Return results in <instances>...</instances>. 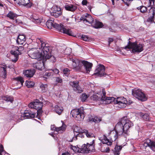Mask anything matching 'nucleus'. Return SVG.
Here are the masks:
<instances>
[{
	"label": "nucleus",
	"instance_id": "obj_33",
	"mask_svg": "<svg viewBox=\"0 0 155 155\" xmlns=\"http://www.w3.org/2000/svg\"><path fill=\"white\" fill-rule=\"evenodd\" d=\"M83 132L88 138H91L95 137V136L93 133L86 130H84Z\"/></svg>",
	"mask_w": 155,
	"mask_h": 155
},
{
	"label": "nucleus",
	"instance_id": "obj_59",
	"mask_svg": "<svg viewBox=\"0 0 155 155\" xmlns=\"http://www.w3.org/2000/svg\"><path fill=\"white\" fill-rule=\"evenodd\" d=\"M15 116H14L12 117V120H16V119L15 118Z\"/></svg>",
	"mask_w": 155,
	"mask_h": 155
},
{
	"label": "nucleus",
	"instance_id": "obj_27",
	"mask_svg": "<svg viewBox=\"0 0 155 155\" xmlns=\"http://www.w3.org/2000/svg\"><path fill=\"white\" fill-rule=\"evenodd\" d=\"M89 119L90 121L94 122L95 123H98L101 120V118L97 116H91L89 117Z\"/></svg>",
	"mask_w": 155,
	"mask_h": 155
},
{
	"label": "nucleus",
	"instance_id": "obj_60",
	"mask_svg": "<svg viewBox=\"0 0 155 155\" xmlns=\"http://www.w3.org/2000/svg\"><path fill=\"white\" fill-rule=\"evenodd\" d=\"M3 5L2 3V2H0V7H3Z\"/></svg>",
	"mask_w": 155,
	"mask_h": 155
},
{
	"label": "nucleus",
	"instance_id": "obj_24",
	"mask_svg": "<svg viewBox=\"0 0 155 155\" xmlns=\"http://www.w3.org/2000/svg\"><path fill=\"white\" fill-rule=\"evenodd\" d=\"M34 70H28L25 71L24 74L25 76L27 78H31L33 77L35 72Z\"/></svg>",
	"mask_w": 155,
	"mask_h": 155
},
{
	"label": "nucleus",
	"instance_id": "obj_43",
	"mask_svg": "<svg viewBox=\"0 0 155 155\" xmlns=\"http://www.w3.org/2000/svg\"><path fill=\"white\" fill-rule=\"evenodd\" d=\"M52 72L51 71L46 72L44 75L43 77L45 78H48L50 76L52 75Z\"/></svg>",
	"mask_w": 155,
	"mask_h": 155
},
{
	"label": "nucleus",
	"instance_id": "obj_42",
	"mask_svg": "<svg viewBox=\"0 0 155 155\" xmlns=\"http://www.w3.org/2000/svg\"><path fill=\"white\" fill-rule=\"evenodd\" d=\"M138 9H140V12L142 13H144L146 12L147 8L146 7L143 6L139 7L137 8Z\"/></svg>",
	"mask_w": 155,
	"mask_h": 155
},
{
	"label": "nucleus",
	"instance_id": "obj_11",
	"mask_svg": "<svg viewBox=\"0 0 155 155\" xmlns=\"http://www.w3.org/2000/svg\"><path fill=\"white\" fill-rule=\"evenodd\" d=\"M42 106V103L38 99L36 100L33 102L30 103L28 105V107H29L36 110L41 109Z\"/></svg>",
	"mask_w": 155,
	"mask_h": 155
},
{
	"label": "nucleus",
	"instance_id": "obj_19",
	"mask_svg": "<svg viewBox=\"0 0 155 155\" xmlns=\"http://www.w3.org/2000/svg\"><path fill=\"white\" fill-rule=\"evenodd\" d=\"M30 18L33 22L37 24H40L41 21V19L39 18L38 16L35 14L31 15Z\"/></svg>",
	"mask_w": 155,
	"mask_h": 155
},
{
	"label": "nucleus",
	"instance_id": "obj_6",
	"mask_svg": "<svg viewBox=\"0 0 155 155\" xmlns=\"http://www.w3.org/2000/svg\"><path fill=\"white\" fill-rule=\"evenodd\" d=\"M24 49L23 46H20L19 47H15L14 49L11 50L10 51L11 55V59L12 61L15 63L18 59L19 55L21 54V51Z\"/></svg>",
	"mask_w": 155,
	"mask_h": 155
},
{
	"label": "nucleus",
	"instance_id": "obj_30",
	"mask_svg": "<svg viewBox=\"0 0 155 155\" xmlns=\"http://www.w3.org/2000/svg\"><path fill=\"white\" fill-rule=\"evenodd\" d=\"M122 148L121 146H116L113 151L114 155H119L120 154V151Z\"/></svg>",
	"mask_w": 155,
	"mask_h": 155
},
{
	"label": "nucleus",
	"instance_id": "obj_62",
	"mask_svg": "<svg viewBox=\"0 0 155 155\" xmlns=\"http://www.w3.org/2000/svg\"><path fill=\"white\" fill-rule=\"evenodd\" d=\"M66 20L67 21H68L69 20V18H66Z\"/></svg>",
	"mask_w": 155,
	"mask_h": 155
},
{
	"label": "nucleus",
	"instance_id": "obj_58",
	"mask_svg": "<svg viewBox=\"0 0 155 155\" xmlns=\"http://www.w3.org/2000/svg\"><path fill=\"white\" fill-rule=\"evenodd\" d=\"M54 126H51V130H55V129H54Z\"/></svg>",
	"mask_w": 155,
	"mask_h": 155
},
{
	"label": "nucleus",
	"instance_id": "obj_29",
	"mask_svg": "<svg viewBox=\"0 0 155 155\" xmlns=\"http://www.w3.org/2000/svg\"><path fill=\"white\" fill-rule=\"evenodd\" d=\"M101 138V141L103 143L106 144L108 145H110L112 144V142L110 141L104 135Z\"/></svg>",
	"mask_w": 155,
	"mask_h": 155
},
{
	"label": "nucleus",
	"instance_id": "obj_39",
	"mask_svg": "<svg viewBox=\"0 0 155 155\" xmlns=\"http://www.w3.org/2000/svg\"><path fill=\"white\" fill-rule=\"evenodd\" d=\"M42 64L37 63L33 64V67L38 69H40L42 68Z\"/></svg>",
	"mask_w": 155,
	"mask_h": 155
},
{
	"label": "nucleus",
	"instance_id": "obj_2",
	"mask_svg": "<svg viewBox=\"0 0 155 155\" xmlns=\"http://www.w3.org/2000/svg\"><path fill=\"white\" fill-rule=\"evenodd\" d=\"M106 93L104 89H102V92L97 93V94H94L91 97V99L94 101H100V103L108 104L114 102L118 105L117 107L120 108H124L127 103L126 99L122 97L115 98L113 97H107Z\"/></svg>",
	"mask_w": 155,
	"mask_h": 155
},
{
	"label": "nucleus",
	"instance_id": "obj_52",
	"mask_svg": "<svg viewBox=\"0 0 155 155\" xmlns=\"http://www.w3.org/2000/svg\"><path fill=\"white\" fill-rule=\"evenodd\" d=\"M56 81L58 83H61L62 82V80L61 78L59 77H57L56 78Z\"/></svg>",
	"mask_w": 155,
	"mask_h": 155
},
{
	"label": "nucleus",
	"instance_id": "obj_40",
	"mask_svg": "<svg viewBox=\"0 0 155 155\" xmlns=\"http://www.w3.org/2000/svg\"><path fill=\"white\" fill-rule=\"evenodd\" d=\"M74 132L76 133H83V130L80 127H76L74 129Z\"/></svg>",
	"mask_w": 155,
	"mask_h": 155
},
{
	"label": "nucleus",
	"instance_id": "obj_44",
	"mask_svg": "<svg viewBox=\"0 0 155 155\" xmlns=\"http://www.w3.org/2000/svg\"><path fill=\"white\" fill-rule=\"evenodd\" d=\"M88 97V95L86 94H82L81 97L82 101L84 102L85 101Z\"/></svg>",
	"mask_w": 155,
	"mask_h": 155
},
{
	"label": "nucleus",
	"instance_id": "obj_10",
	"mask_svg": "<svg viewBox=\"0 0 155 155\" xmlns=\"http://www.w3.org/2000/svg\"><path fill=\"white\" fill-rule=\"evenodd\" d=\"M70 61L72 62V67L76 71L81 69L82 66V61H80L76 58L71 59Z\"/></svg>",
	"mask_w": 155,
	"mask_h": 155
},
{
	"label": "nucleus",
	"instance_id": "obj_26",
	"mask_svg": "<svg viewBox=\"0 0 155 155\" xmlns=\"http://www.w3.org/2000/svg\"><path fill=\"white\" fill-rule=\"evenodd\" d=\"M15 2L20 5H27L30 2V0H14Z\"/></svg>",
	"mask_w": 155,
	"mask_h": 155
},
{
	"label": "nucleus",
	"instance_id": "obj_8",
	"mask_svg": "<svg viewBox=\"0 0 155 155\" xmlns=\"http://www.w3.org/2000/svg\"><path fill=\"white\" fill-rule=\"evenodd\" d=\"M71 114L76 120L78 121L82 120L85 117L83 111L79 109H73L71 110Z\"/></svg>",
	"mask_w": 155,
	"mask_h": 155
},
{
	"label": "nucleus",
	"instance_id": "obj_12",
	"mask_svg": "<svg viewBox=\"0 0 155 155\" xmlns=\"http://www.w3.org/2000/svg\"><path fill=\"white\" fill-rule=\"evenodd\" d=\"M105 68L103 65H99L98 68L96 69L94 74L101 77L106 75L105 72Z\"/></svg>",
	"mask_w": 155,
	"mask_h": 155
},
{
	"label": "nucleus",
	"instance_id": "obj_46",
	"mask_svg": "<svg viewBox=\"0 0 155 155\" xmlns=\"http://www.w3.org/2000/svg\"><path fill=\"white\" fill-rule=\"evenodd\" d=\"M144 120L147 121L149 119L150 117L148 114L146 113L143 115L142 116Z\"/></svg>",
	"mask_w": 155,
	"mask_h": 155
},
{
	"label": "nucleus",
	"instance_id": "obj_15",
	"mask_svg": "<svg viewBox=\"0 0 155 155\" xmlns=\"http://www.w3.org/2000/svg\"><path fill=\"white\" fill-rule=\"evenodd\" d=\"M80 20L83 21L85 23L92 24L94 21L92 16L88 14L84 15L81 17Z\"/></svg>",
	"mask_w": 155,
	"mask_h": 155
},
{
	"label": "nucleus",
	"instance_id": "obj_22",
	"mask_svg": "<svg viewBox=\"0 0 155 155\" xmlns=\"http://www.w3.org/2000/svg\"><path fill=\"white\" fill-rule=\"evenodd\" d=\"M64 7L66 10L71 12L75 11L77 8V7L75 5L71 4L65 5Z\"/></svg>",
	"mask_w": 155,
	"mask_h": 155
},
{
	"label": "nucleus",
	"instance_id": "obj_61",
	"mask_svg": "<svg viewBox=\"0 0 155 155\" xmlns=\"http://www.w3.org/2000/svg\"><path fill=\"white\" fill-rule=\"evenodd\" d=\"M111 0V1H112V4L113 5H114V0Z\"/></svg>",
	"mask_w": 155,
	"mask_h": 155
},
{
	"label": "nucleus",
	"instance_id": "obj_55",
	"mask_svg": "<svg viewBox=\"0 0 155 155\" xmlns=\"http://www.w3.org/2000/svg\"><path fill=\"white\" fill-rule=\"evenodd\" d=\"M87 2L86 0H84L82 2V4L83 5H86Z\"/></svg>",
	"mask_w": 155,
	"mask_h": 155
},
{
	"label": "nucleus",
	"instance_id": "obj_17",
	"mask_svg": "<svg viewBox=\"0 0 155 155\" xmlns=\"http://www.w3.org/2000/svg\"><path fill=\"white\" fill-rule=\"evenodd\" d=\"M82 66H84L86 72L87 73H89L91 69V68L93 65L92 63L85 61H82Z\"/></svg>",
	"mask_w": 155,
	"mask_h": 155
},
{
	"label": "nucleus",
	"instance_id": "obj_56",
	"mask_svg": "<svg viewBox=\"0 0 155 155\" xmlns=\"http://www.w3.org/2000/svg\"><path fill=\"white\" fill-rule=\"evenodd\" d=\"M62 155H70V154L68 152H66L65 153H63Z\"/></svg>",
	"mask_w": 155,
	"mask_h": 155
},
{
	"label": "nucleus",
	"instance_id": "obj_45",
	"mask_svg": "<svg viewBox=\"0 0 155 155\" xmlns=\"http://www.w3.org/2000/svg\"><path fill=\"white\" fill-rule=\"evenodd\" d=\"M42 112V108L41 109L37 110V117L38 119H39L41 116Z\"/></svg>",
	"mask_w": 155,
	"mask_h": 155
},
{
	"label": "nucleus",
	"instance_id": "obj_35",
	"mask_svg": "<svg viewBox=\"0 0 155 155\" xmlns=\"http://www.w3.org/2000/svg\"><path fill=\"white\" fill-rule=\"evenodd\" d=\"M3 99L4 100L7 102H10L12 103L13 101V98L12 97L8 96H5L3 97Z\"/></svg>",
	"mask_w": 155,
	"mask_h": 155
},
{
	"label": "nucleus",
	"instance_id": "obj_9",
	"mask_svg": "<svg viewBox=\"0 0 155 155\" xmlns=\"http://www.w3.org/2000/svg\"><path fill=\"white\" fill-rule=\"evenodd\" d=\"M53 27L60 32L66 34L70 36H73V34L71 29L68 28H65L64 26L62 24L59 25L54 23V24Z\"/></svg>",
	"mask_w": 155,
	"mask_h": 155
},
{
	"label": "nucleus",
	"instance_id": "obj_25",
	"mask_svg": "<svg viewBox=\"0 0 155 155\" xmlns=\"http://www.w3.org/2000/svg\"><path fill=\"white\" fill-rule=\"evenodd\" d=\"M14 79L17 82L16 84L19 85V87L17 88L18 89L20 88L23 86L24 81L22 77H17L14 78Z\"/></svg>",
	"mask_w": 155,
	"mask_h": 155
},
{
	"label": "nucleus",
	"instance_id": "obj_48",
	"mask_svg": "<svg viewBox=\"0 0 155 155\" xmlns=\"http://www.w3.org/2000/svg\"><path fill=\"white\" fill-rule=\"evenodd\" d=\"M149 6H153L154 4L155 0H149Z\"/></svg>",
	"mask_w": 155,
	"mask_h": 155
},
{
	"label": "nucleus",
	"instance_id": "obj_13",
	"mask_svg": "<svg viewBox=\"0 0 155 155\" xmlns=\"http://www.w3.org/2000/svg\"><path fill=\"white\" fill-rule=\"evenodd\" d=\"M143 146L145 147H149L152 150L155 151V141L149 139H147L144 141Z\"/></svg>",
	"mask_w": 155,
	"mask_h": 155
},
{
	"label": "nucleus",
	"instance_id": "obj_54",
	"mask_svg": "<svg viewBox=\"0 0 155 155\" xmlns=\"http://www.w3.org/2000/svg\"><path fill=\"white\" fill-rule=\"evenodd\" d=\"M114 41V39L113 38H109L108 39V45L110 46V44Z\"/></svg>",
	"mask_w": 155,
	"mask_h": 155
},
{
	"label": "nucleus",
	"instance_id": "obj_31",
	"mask_svg": "<svg viewBox=\"0 0 155 155\" xmlns=\"http://www.w3.org/2000/svg\"><path fill=\"white\" fill-rule=\"evenodd\" d=\"M7 16L11 19H14L17 17V15L12 11H10Z\"/></svg>",
	"mask_w": 155,
	"mask_h": 155
},
{
	"label": "nucleus",
	"instance_id": "obj_20",
	"mask_svg": "<svg viewBox=\"0 0 155 155\" xmlns=\"http://www.w3.org/2000/svg\"><path fill=\"white\" fill-rule=\"evenodd\" d=\"M6 67L5 66L0 65V76L5 78L6 75Z\"/></svg>",
	"mask_w": 155,
	"mask_h": 155
},
{
	"label": "nucleus",
	"instance_id": "obj_64",
	"mask_svg": "<svg viewBox=\"0 0 155 155\" xmlns=\"http://www.w3.org/2000/svg\"><path fill=\"white\" fill-rule=\"evenodd\" d=\"M7 28H10V27H8Z\"/></svg>",
	"mask_w": 155,
	"mask_h": 155
},
{
	"label": "nucleus",
	"instance_id": "obj_32",
	"mask_svg": "<svg viewBox=\"0 0 155 155\" xmlns=\"http://www.w3.org/2000/svg\"><path fill=\"white\" fill-rule=\"evenodd\" d=\"M54 109L56 112L59 115H60L63 111L62 107L60 106H56Z\"/></svg>",
	"mask_w": 155,
	"mask_h": 155
},
{
	"label": "nucleus",
	"instance_id": "obj_4",
	"mask_svg": "<svg viewBox=\"0 0 155 155\" xmlns=\"http://www.w3.org/2000/svg\"><path fill=\"white\" fill-rule=\"evenodd\" d=\"M94 141L93 139L90 144L87 143V144H83L80 148L71 145L70 148L75 153H87L92 152L94 151Z\"/></svg>",
	"mask_w": 155,
	"mask_h": 155
},
{
	"label": "nucleus",
	"instance_id": "obj_18",
	"mask_svg": "<svg viewBox=\"0 0 155 155\" xmlns=\"http://www.w3.org/2000/svg\"><path fill=\"white\" fill-rule=\"evenodd\" d=\"M26 37L24 34H19L16 40L17 43L20 45H22L26 40Z\"/></svg>",
	"mask_w": 155,
	"mask_h": 155
},
{
	"label": "nucleus",
	"instance_id": "obj_47",
	"mask_svg": "<svg viewBox=\"0 0 155 155\" xmlns=\"http://www.w3.org/2000/svg\"><path fill=\"white\" fill-rule=\"evenodd\" d=\"M81 38L83 41H89L90 40L89 38L86 35H82Z\"/></svg>",
	"mask_w": 155,
	"mask_h": 155
},
{
	"label": "nucleus",
	"instance_id": "obj_7",
	"mask_svg": "<svg viewBox=\"0 0 155 155\" xmlns=\"http://www.w3.org/2000/svg\"><path fill=\"white\" fill-rule=\"evenodd\" d=\"M132 94L134 97L142 101H145L147 100L145 94L140 89H134L132 91Z\"/></svg>",
	"mask_w": 155,
	"mask_h": 155
},
{
	"label": "nucleus",
	"instance_id": "obj_51",
	"mask_svg": "<svg viewBox=\"0 0 155 155\" xmlns=\"http://www.w3.org/2000/svg\"><path fill=\"white\" fill-rule=\"evenodd\" d=\"M63 71L64 72V74H68V72L69 71V69L68 68H65L63 70Z\"/></svg>",
	"mask_w": 155,
	"mask_h": 155
},
{
	"label": "nucleus",
	"instance_id": "obj_63",
	"mask_svg": "<svg viewBox=\"0 0 155 155\" xmlns=\"http://www.w3.org/2000/svg\"><path fill=\"white\" fill-rule=\"evenodd\" d=\"M108 150H107V151H109V148H108Z\"/></svg>",
	"mask_w": 155,
	"mask_h": 155
},
{
	"label": "nucleus",
	"instance_id": "obj_14",
	"mask_svg": "<svg viewBox=\"0 0 155 155\" xmlns=\"http://www.w3.org/2000/svg\"><path fill=\"white\" fill-rule=\"evenodd\" d=\"M51 10V15L55 18L58 17L62 13L61 8L57 6H55L52 7Z\"/></svg>",
	"mask_w": 155,
	"mask_h": 155
},
{
	"label": "nucleus",
	"instance_id": "obj_38",
	"mask_svg": "<svg viewBox=\"0 0 155 155\" xmlns=\"http://www.w3.org/2000/svg\"><path fill=\"white\" fill-rule=\"evenodd\" d=\"M25 84L28 88H31L34 86L35 83L32 81H26L25 82Z\"/></svg>",
	"mask_w": 155,
	"mask_h": 155
},
{
	"label": "nucleus",
	"instance_id": "obj_23",
	"mask_svg": "<svg viewBox=\"0 0 155 155\" xmlns=\"http://www.w3.org/2000/svg\"><path fill=\"white\" fill-rule=\"evenodd\" d=\"M149 13H151L153 15L149 17L147 19V21L150 22H152L154 20V16L155 14V8L152 7L150 10Z\"/></svg>",
	"mask_w": 155,
	"mask_h": 155
},
{
	"label": "nucleus",
	"instance_id": "obj_36",
	"mask_svg": "<svg viewBox=\"0 0 155 155\" xmlns=\"http://www.w3.org/2000/svg\"><path fill=\"white\" fill-rule=\"evenodd\" d=\"M54 20L53 19L48 20L46 23L47 27L49 28H51L52 27H54Z\"/></svg>",
	"mask_w": 155,
	"mask_h": 155
},
{
	"label": "nucleus",
	"instance_id": "obj_57",
	"mask_svg": "<svg viewBox=\"0 0 155 155\" xmlns=\"http://www.w3.org/2000/svg\"><path fill=\"white\" fill-rule=\"evenodd\" d=\"M152 81L155 83V76L153 77L152 78Z\"/></svg>",
	"mask_w": 155,
	"mask_h": 155
},
{
	"label": "nucleus",
	"instance_id": "obj_28",
	"mask_svg": "<svg viewBox=\"0 0 155 155\" xmlns=\"http://www.w3.org/2000/svg\"><path fill=\"white\" fill-rule=\"evenodd\" d=\"M92 24L93 27L96 28H101L103 26L102 23L97 21H95L94 22L93 21Z\"/></svg>",
	"mask_w": 155,
	"mask_h": 155
},
{
	"label": "nucleus",
	"instance_id": "obj_3",
	"mask_svg": "<svg viewBox=\"0 0 155 155\" xmlns=\"http://www.w3.org/2000/svg\"><path fill=\"white\" fill-rule=\"evenodd\" d=\"M133 126V123L127 117H124L121 118L116 125L114 129L115 134L114 135V140H116L118 136H125L128 135L129 129Z\"/></svg>",
	"mask_w": 155,
	"mask_h": 155
},
{
	"label": "nucleus",
	"instance_id": "obj_34",
	"mask_svg": "<svg viewBox=\"0 0 155 155\" xmlns=\"http://www.w3.org/2000/svg\"><path fill=\"white\" fill-rule=\"evenodd\" d=\"M62 122L63 123V124L61 126L58 127H55V130L56 131L58 132L60 131V132H61V131H64L65 129L66 125L63 123L62 121Z\"/></svg>",
	"mask_w": 155,
	"mask_h": 155
},
{
	"label": "nucleus",
	"instance_id": "obj_49",
	"mask_svg": "<svg viewBox=\"0 0 155 155\" xmlns=\"http://www.w3.org/2000/svg\"><path fill=\"white\" fill-rule=\"evenodd\" d=\"M51 72H52V75H53V73H54L55 74H58L59 72V71L57 69H54L52 70Z\"/></svg>",
	"mask_w": 155,
	"mask_h": 155
},
{
	"label": "nucleus",
	"instance_id": "obj_53",
	"mask_svg": "<svg viewBox=\"0 0 155 155\" xmlns=\"http://www.w3.org/2000/svg\"><path fill=\"white\" fill-rule=\"evenodd\" d=\"M3 151V147L2 145L0 146V155H2V153Z\"/></svg>",
	"mask_w": 155,
	"mask_h": 155
},
{
	"label": "nucleus",
	"instance_id": "obj_37",
	"mask_svg": "<svg viewBox=\"0 0 155 155\" xmlns=\"http://www.w3.org/2000/svg\"><path fill=\"white\" fill-rule=\"evenodd\" d=\"M40 87V88L41 89V91L42 92H45L47 90L48 85L47 84H44L42 83H41Z\"/></svg>",
	"mask_w": 155,
	"mask_h": 155
},
{
	"label": "nucleus",
	"instance_id": "obj_5",
	"mask_svg": "<svg viewBox=\"0 0 155 155\" xmlns=\"http://www.w3.org/2000/svg\"><path fill=\"white\" fill-rule=\"evenodd\" d=\"M130 38L129 39V40ZM124 48L126 50L132 49L131 52L134 54L138 53L142 51L143 50V46L142 44L138 43L136 42H130V41Z\"/></svg>",
	"mask_w": 155,
	"mask_h": 155
},
{
	"label": "nucleus",
	"instance_id": "obj_41",
	"mask_svg": "<svg viewBox=\"0 0 155 155\" xmlns=\"http://www.w3.org/2000/svg\"><path fill=\"white\" fill-rule=\"evenodd\" d=\"M83 134H84V132L83 133H79L78 134H77L75 136V137H74L73 138V140H75L77 139V137H80L83 138L84 137V135Z\"/></svg>",
	"mask_w": 155,
	"mask_h": 155
},
{
	"label": "nucleus",
	"instance_id": "obj_21",
	"mask_svg": "<svg viewBox=\"0 0 155 155\" xmlns=\"http://www.w3.org/2000/svg\"><path fill=\"white\" fill-rule=\"evenodd\" d=\"M35 115V113H32L31 111H29L28 110H26L25 111L23 115L25 119H27L34 118Z\"/></svg>",
	"mask_w": 155,
	"mask_h": 155
},
{
	"label": "nucleus",
	"instance_id": "obj_16",
	"mask_svg": "<svg viewBox=\"0 0 155 155\" xmlns=\"http://www.w3.org/2000/svg\"><path fill=\"white\" fill-rule=\"evenodd\" d=\"M78 82L77 81H71L70 84L73 88L74 90L78 93H81L83 91L82 88L79 86Z\"/></svg>",
	"mask_w": 155,
	"mask_h": 155
},
{
	"label": "nucleus",
	"instance_id": "obj_1",
	"mask_svg": "<svg viewBox=\"0 0 155 155\" xmlns=\"http://www.w3.org/2000/svg\"><path fill=\"white\" fill-rule=\"evenodd\" d=\"M36 44H37L39 49L41 51L40 53L36 48H31L28 51L29 56L32 59L39 60L44 59H48L51 56V47L49 45L46 43L42 38H38Z\"/></svg>",
	"mask_w": 155,
	"mask_h": 155
},
{
	"label": "nucleus",
	"instance_id": "obj_50",
	"mask_svg": "<svg viewBox=\"0 0 155 155\" xmlns=\"http://www.w3.org/2000/svg\"><path fill=\"white\" fill-rule=\"evenodd\" d=\"M52 51V49H51V56H50L49 58V59L50 58H51V60H52V62H55V61H56V59H55V57H54V56H51V51Z\"/></svg>",
	"mask_w": 155,
	"mask_h": 155
}]
</instances>
